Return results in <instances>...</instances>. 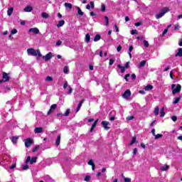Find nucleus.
Listing matches in <instances>:
<instances>
[{"instance_id":"f257e3e1","label":"nucleus","mask_w":182,"mask_h":182,"mask_svg":"<svg viewBox=\"0 0 182 182\" xmlns=\"http://www.w3.org/2000/svg\"><path fill=\"white\" fill-rule=\"evenodd\" d=\"M27 53L31 56H38V58H42V53H41V50H39V49L36 50L33 48H28L27 49Z\"/></svg>"},{"instance_id":"f03ea898","label":"nucleus","mask_w":182,"mask_h":182,"mask_svg":"<svg viewBox=\"0 0 182 182\" xmlns=\"http://www.w3.org/2000/svg\"><path fill=\"white\" fill-rule=\"evenodd\" d=\"M171 89L173 95L180 93V92L181 91V85L180 84H178L177 85H176V84H173L171 85Z\"/></svg>"},{"instance_id":"7ed1b4c3","label":"nucleus","mask_w":182,"mask_h":182,"mask_svg":"<svg viewBox=\"0 0 182 182\" xmlns=\"http://www.w3.org/2000/svg\"><path fill=\"white\" fill-rule=\"evenodd\" d=\"M170 11V9H168V7H165L164 8L161 12L158 14H156V19H160V18H163V16H164V15H166V14H167V12Z\"/></svg>"},{"instance_id":"20e7f679","label":"nucleus","mask_w":182,"mask_h":182,"mask_svg":"<svg viewBox=\"0 0 182 182\" xmlns=\"http://www.w3.org/2000/svg\"><path fill=\"white\" fill-rule=\"evenodd\" d=\"M36 160H38V157H32L31 159V156H28L26 160V164H33L34 163H36Z\"/></svg>"},{"instance_id":"39448f33","label":"nucleus","mask_w":182,"mask_h":182,"mask_svg":"<svg viewBox=\"0 0 182 182\" xmlns=\"http://www.w3.org/2000/svg\"><path fill=\"white\" fill-rule=\"evenodd\" d=\"M24 143H25L26 147H31V146H32V144H33V139L30 138L26 139L24 140Z\"/></svg>"},{"instance_id":"423d86ee","label":"nucleus","mask_w":182,"mask_h":182,"mask_svg":"<svg viewBox=\"0 0 182 182\" xmlns=\"http://www.w3.org/2000/svg\"><path fill=\"white\" fill-rule=\"evenodd\" d=\"M52 58H53V54H52L51 52L43 56V59H44L46 62H48V60H50Z\"/></svg>"},{"instance_id":"0eeeda50","label":"nucleus","mask_w":182,"mask_h":182,"mask_svg":"<svg viewBox=\"0 0 182 182\" xmlns=\"http://www.w3.org/2000/svg\"><path fill=\"white\" fill-rule=\"evenodd\" d=\"M101 124L102 125V127H104V129L105 130H109V129H110V127H107L110 124V123L109 122L107 121H102L101 122Z\"/></svg>"},{"instance_id":"6e6552de","label":"nucleus","mask_w":182,"mask_h":182,"mask_svg":"<svg viewBox=\"0 0 182 182\" xmlns=\"http://www.w3.org/2000/svg\"><path fill=\"white\" fill-rule=\"evenodd\" d=\"M56 107H57L56 104H53V105H51L49 111L47 113L48 116H49V114H50L53 112H55V110L56 109Z\"/></svg>"},{"instance_id":"1a4fd4ad","label":"nucleus","mask_w":182,"mask_h":182,"mask_svg":"<svg viewBox=\"0 0 182 182\" xmlns=\"http://www.w3.org/2000/svg\"><path fill=\"white\" fill-rule=\"evenodd\" d=\"M132 95V92L129 91V90H127L124 92V93L123 94V97L124 99H129V97H130V95Z\"/></svg>"},{"instance_id":"9d476101","label":"nucleus","mask_w":182,"mask_h":182,"mask_svg":"<svg viewBox=\"0 0 182 182\" xmlns=\"http://www.w3.org/2000/svg\"><path fill=\"white\" fill-rule=\"evenodd\" d=\"M28 32L34 33V35H38V33H39V30L38 28H31L28 30Z\"/></svg>"},{"instance_id":"9b49d317","label":"nucleus","mask_w":182,"mask_h":182,"mask_svg":"<svg viewBox=\"0 0 182 182\" xmlns=\"http://www.w3.org/2000/svg\"><path fill=\"white\" fill-rule=\"evenodd\" d=\"M3 80L4 82H9V76L8 75V73H3Z\"/></svg>"},{"instance_id":"f8f14e48","label":"nucleus","mask_w":182,"mask_h":182,"mask_svg":"<svg viewBox=\"0 0 182 182\" xmlns=\"http://www.w3.org/2000/svg\"><path fill=\"white\" fill-rule=\"evenodd\" d=\"M34 133H36V134H38V133H43V128L42 127L35 128Z\"/></svg>"},{"instance_id":"ddd939ff","label":"nucleus","mask_w":182,"mask_h":182,"mask_svg":"<svg viewBox=\"0 0 182 182\" xmlns=\"http://www.w3.org/2000/svg\"><path fill=\"white\" fill-rule=\"evenodd\" d=\"M146 60H142L139 63V64L137 65L138 69H141V68H144V66H146Z\"/></svg>"},{"instance_id":"4468645a","label":"nucleus","mask_w":182,"mask_h":182,"mask_svg":"<svg viewBox=\"0 0 182 182\" xmlns=\"http://www.w3.org/2000/svg\"><path fill=\"white\" fill-rule=\"evenodd\" d=\"M90 4H87L86 9H90L91 8L92 9H95V3L93 1H90Z\"/></svg>"},{"instance_id":"2eb2a0df","label":"nucleus","mask_w":182,"mask_h":182,"mask_svg":"<svg viewBox=\"0 0 182 182\" xmlns=\"http://www.w3.org/2000/svg\"><path fill=\"white\" fill-rule=\"evenodd\" d=\"M99 122V119H97L94 122L93 124L91 127V129L90 130V132H93V130L95 129V127H96V126L97 125V122Z\"/></svg>"},{"instance_id":"dca6fc26","label":"nucleus","mask_w":182,"mask_h":182,"mask_svg":"<svg viewBox=\"0 0 182 182\" xmlns=\"http://www.w3.org/2000/svg\"><path fill=\"white\" fill-rule=\"evenodd\" d=\"M33 9L31 6H27L24 8V12H32Z\"/></svg>"},{"instance_id":"f3484780","label":"nucleus","mask_w":182,"mask_h":182,"mask_svg":"<svg viewBox=\"0 0 182 182\" xmlns=\"http://www.w3.org/2000/svg\"><path fill=\"white\" fill-rule=\"evenodd\" d=\"M70 113V109H68L65 111V112L64 113V114H58L57 116H65V117H68V116H69Z\"/></svg>"},{"instance_id":"a211bd4d","label":"nucleus","mask_w":182,"mask_h":182,"mask_svg":"<svg viewBox=\"0 0 182 182\" xmlns=\"http://www.w3.org/2000/svg\"><path fill=\"white\" fill-rule=\"evenodd\" d=\"M176 58H177V56H179L180 58H181L182 56V48H179L178 49V53L175 55Z\"/></svg>"},{"instance_id":"6ab92c4d","label":"nucleus","mask_w":182,"mask_h":182,"mask_svg":"<svg viewBox=\"0 0 182 182\" xmlns=\"http://www.w3.org/2000/svg\"><path fill=\"white\" fill-rule=\"evenodd\" d=\"M67 90V95H71L72 92H73V89H72V87L70 85H68V88H66Z\"/></svg>"},{"instance_id":"aec40b11","label":"nucleus","mask_w":182,"mask_h":182,"mask_svg":"<svg viewBox=\"0 0 182 182\" xmlns=\"http://www.w3.org/2000/svg\"><path fill=\"white\" fill-rule=\"evenodd\" d=\"M82 105H83V100L82 101H80V103L78 104V106L76 109V113H77V112H79V110H80V107H82Z\"/></svg>"},{"instance_id":"412c9836","label":"nucleus","mask_w":182,"mask_h":182,"mask_svg":"<svg viewBox=\"0 0 182 182\" xmlns=\"http://www.w3.org/2000/svg\"><path fill=\"white\" fill-rule=\"evenodd\" d=\"M85 42L87 43H89L90 42V35H89V33H87L85 35Z\"/></svg>"},{"instance_id":"4be33fe9","label":"nucleus","mask_w":182,"mask_h":182,"mask_svg":"<svg viewBox=\"0 0 182 182\" xmlns=\"http://www.w3.org/2000/svg\"><path fill=\"white\" fill-rule=\"evenodd\" d=\"M41 16L42 18H43L44 19H48V18H49V14L46 12H43L41 14Z\"/></svg>"},{"instance_id":"5701e85b","label":"nucleus","mask_w":182,"mask_h":182,"mask_svg":"<svg viewBox=\"0 0 182 182\" xmlns=\"http://www.w3.org/2000/svg\"><path fill=\"white\" fill-rule=\"evenodd\" d=\"M63 25H65V21L63 20H61L57 24V27L60 28V27L63 26Z\"/></svg>"},{"instance_id":"b1692460","label":"nucleus","mask_w":182,"mask_h":182,"mask_svg":"<svg viewBox=\"0 0 182 182\" xmlns=\"http://www.w3.org/2000/svg\"><path fill=\"white\" fill-rule=\"evenodd\" d=\"M166 116V112H164V107H162L160 111V117H164Z\"/></svg>"},{"instance_id":"393cba45","label":"nucleus","mask_w":182,"mask_h":182,"mask_svg":"<svg viewBox=\"0 0 182 182\" xmlns=\"http://www.w3.org/2000/svg\"><path fill=\"white\" fill-rule=\"evenodd\" d=\"M168 168H169V166H167V165H164V166L161 167V170L162 171H167V170H168Z\"/></svg>"},{"instance_id":"a878e982","label":"nucleus","mask_w":182,"mask_h":182,"mask_svg":"<svg viewBox=\"0 0 182 182\" xmlns=\"http://www.w3.org/2000/svg\"><path fill=\"white\" fill-rule=\"evenodd\" d=\"M63 73L65 75H68L69 73V67L68 65H65L63 69Z\"/></svg>"},{"instance_id":"bb28decb","label":"nucleus","mask_w":182,"mask_h":182,"mask_svg":"<svg viewBox=\"0 0 182 182\" xmlns=\"http://www.w3.org/2000/svg\"><path fill=\"white\" fill-rule=\"evenodd\" d=\"M102 37L100 36V35H99V34H97L96 36H95V37L94 38V42H97L98 41H100V38H101Z\"/></svg>"},{"instance_id":"cd10ccee","label":"nucleus","mask_w":182,"mask_h":182,"mask_svg":"<svg viewBox=\"0 0 182 182\" xmlns=\"http://www.w3.org/2000/svg\"><path fill=\"white\" fill-rule=\"evenodd\" d=\"M118 68L121 69L122 73H124V72L126 71L125 67L120 65V64L118 65Z\"/></svg>"},{"instance_id":"c85d7f7f","label":"nucleus","mask_w":182,"mask_h":182,"mask_svg":"<svg viewBox=\"0 0 182 182\" xmlns=\"http://www.w3.org/2000/svg\"><path fill=\"white\" fill-rule=\"evenodd\" d=\"M55 144H56L57 146H59V144H60V135H58V136H57V139H56V141H55Z\"/></svg>"},{"instance_id":"c756f323","label":"nucleus","mask_w":182,"mask_h":182,"mask_svg":"<svg viewBox=\"0 0 182 182\" xmlns=\"http://www.w3.org/2000/svg\"><path fill=\"white\" fill-rule=\"evenodd\" d=\"M151 89H153V85H148L144 87V90L146 91L151 90Z\"/></svg>"},{"instance_id":"7c9ffc66","label":"nucleus","mask_w":182,"mask_h":182,"mask_svg":"<svg viewBox=\"0 0 182 182\" xmlns=\"http://www.w3.org/2000/svg\"><path fill=\"white\" fill-rule=\"evenodd\" d=\"M13 12H14V9L13 8H10L7 11V15H9V16H11L12 15Z\"/></svg>"},{"instance_id":"2f4dec72","label":"nucleus","mask_w":182,"mask_h":182,"mask_svg":"<svg viewBox=\"0 0 182 182\" xmlns=\"http://www.w3.org/2000/svg\"><path fill=\"white\" fill-rule=\"evenodd\" d=\"M11 141L14 144H16V142L18 141V137L16 136H13L11 138Z\"/></svg>"},{"instance_id":"473e14b6","label":"nucleus","mask_w":182,"mask_h":182,"mask_svg":"<svg viewBox=\"0 0 182 182\" xmlns=\"http://www.w3.org/2000/svg\"><path fill=\"white\" fill-rule=\"evenodd\" d=\"M180 99H181V97L175 98V100H173V105H177V103H178V102H180Z\"/></svg>"},{"instance_id":"72a5a7b5","label":"nucleus","mask_w":182,"mask_h":182,"mask_svg":"<svg viewBox=\"0 0 182 182\" xmlns=\"http://www.w3.org/2000/svg\"><path fill=\"white\" fill-rule=\"evenodd\" d=\"M77 14L78 15H80V16H83V11H82V10L80 9V7H77Z\"/></svg>"},{"instance_id":"f704fd0d","label":"nucleus","mask_w":182,"mask_h":182,"mask_svg":"<svg viewBox=\"0 0 182 182\" xmlns=\"http://www.w3.org/2000/svg\"><path fill=\"white\" fill-rule=\"evenodd\" d=\"M65 8H68V9H72V4L70 3H65Z\"/></svg>"},{"instance_id":"c9c22d12","label":"nucleus","mask_w":182,"mask_h":182,"mask_svg":"<svg viewBox=\"0 0 182 182\" xmlns=\"http://www.w3.org/2000/svg\"><path fill=\"white\" fill-rule=\"evenodd\" d=\"M159 107H155L154 110V113L155 114V116H159Z\"/></svg>"},{"instance_id":"e433bc0d","label":"nucleus","mask_w":182,"mask_h":182,"mask_svg":"<svg viewBox=\"0 0 182 182\" xmlns=\"http://www.w3.org/2000/svg\"><path fill=\"white\" fill-rule=\"evenodd\" d=\"M53 80V78L50 76H47L46 77V82H52Z\"/></svg>"},{"instance_id":"4c0bfd02","label":"nucleus","mask_w":182,"mask_h":182,"mask_svg":"<svg viewBox=\"0 0 182 182\" xmlns=\"http://www.w3.org/2000/svg\"><path fill=\"white\" fill-rule=\"evenodd\" d=\"M132 50H133V46H130L129 48V58H132Z\"/></svg>"},{"instance_id":"58836bf2","label":"nucleus","mask_w":182,"mask_h":182,"mask_svg":"<svg viewBox=\"0 0 182 182\" xmlns=\"http://www.w3.org/2000/svg\"><path fill=\"white\" fill-rule=\"evenodd\" d=\"M154 136H155V140H157V139H161V137H163V134H155Z\"/></svg>"},{"instance_id":"ea45409f","label":"nucleus","mask_w":182,"mask_h":182,"mask_svg":"<svg viewBox=\"0 0 182 182\" xmlns=\"http://www.w3.org/2000/svg\"><path fill=\"white\" fill-rule=\"evenodd\" d=\"M28 168H29V166H28V164H26L25 165H22L23 170H28Z\"/></svg>"},{"instance_id":"a19ab883","label":"nucleus","mask_w":182,"mask_h":182,"mask_svg":"<svg viewBox=\"0 0 182 182\" xmlns=\"http://www.w3.org/2000/svg\"><path fill=\"white\" fill-rule=\"evenodd\" d=\"M16 33H18V30H16V28H14L13 30H11V35H16Z\"/></svg>"},{"instance_id":"79ce46f5","label":"nucleus","mask_w":182,"mask_h":182,"mask_svg":"<svg viewBox=\"0 0 182 182\" xmlns=\"http://www.w3.org/2000/svg\"><path fill=\"white\" fill-rule=\"evenodd\" d=\"M68 87L69 85H68V81H65L63 85V89L66 90V88H68Z\"/></svg>"},{"instance_id":"37998d69","label":"nucleus","mask_w":182,"mask_h":182,"mask_svg":"<svg viewBox=\"0 0 182 182\" xmlns=\"http://www.w3.org/2000/svg\"><path fill=\"white\" fill-rule=\"evenodd\" d=\"M144 45L145 46V48H149V41L144 40Z\"/></svg>"},{"instance_id":"c03bdc74","label":"nucleus","mask_w":182,"mask_h":182,"mask_svg":"<svg viewBox=\"0 0 182 182\" xmlns=\"http://www.w3.org/2000/svg\"><path fill=\"white\" fill-rule=\"evenodd\" d=\"M39 150V146H36L33 149V153H35L36 151H38Z\"/></svg>"},{"instance_id":"a18cd8bd","label":"nucleus","mask_w":182,"mask_h":182,"mask_svg":"<svg viewBox=\"0 0 182 182\" xmlns=\"http://www.w3.org/2000/svg\"><path fill=\"white\" fill-rule=\"evenodd\" d=\"M85 181H87V182L90 181V176H86L85 178Z\"/></svg>"},{"instance_id":"49530a36","label":"nucleus","mask_w":182,"mask_h":182,"mask_svg":"<svg viewBox=\"0 0 182 182\" xmlns=\"http://www.w3.org/2000/svg\"><path fill=\"white\" fill-rule=\"evenodd\" d=\"M105 22H106V26L109 25V17L105 16Z\"/></svg>"},{"instance_id":"de8ad7c7","label":"nucleus","mask_w":182,"mask_h":182,"mask_svg":"<svg viewBox=\"0 0 182 182\" xmlns=\"http://www.w3.org/2000/svg\"><path fill=\"white\" fill-rule=\"evenodd\" d=\"M101 11H102V12H105V11H106V6H105V4H102V5L101 6Z\"/></svg>"},{"instance_id":"09e8293b","label":"nucleus","mask_w":182,"mask_h":182,"mask_svg":"<svg viewBox=\"0 0 182 182\" xmlns=\"http://www.w3.org/2000/svg\"><path fill=\"white\" fill-rule=\"evenodd\" d=\"M167 32H168V28H165L163 31L162 36H164L167 33Z\"/></svg>"},{"instance_id":"8fccbe9b","label":"nucleus","mask_w":182,"mask_h":182,"mask_svg":"<svg viewBox=\"0 0 182 182\" xmlns=\"http://www.w3.org/2000/svg\"><path fill=\"white\" fill-rule=\"evenodd\" d=\"M134 143H136V136L132 138V140L130 143L131 146L133 145Z\"/></svg>"},{"instance_id":"3c124183","label":"nucleus","mask_w":182,"mask_h":182,"mask_svg":"<svg viewBox=\"0 0 182 182\" xmlns=\"http://www.w3.org/2000/svg\"><path fill=\"white\" fill-rule=\"evenodd\" d=\"M16 168V163L13 164L11 166L10 168L11 170H13V168Z\"/></svg>"},{"instance_id":"603ef678","label":"nucleus","mask_w":182,"mask_h":182,"mask_svg":"<svg viewBox=\"0 0 182 182\" xmlns=\"http://www.w3.org/2000/svg\"><path fill=\"white\" fill-rule=\"evenodd\" d=\"M128 77H130V74H127L124 77L126 82H129Z\"/></svg>"},{"instance_id":"864d4df0","label":"nucleus","mask_w":182,"mask_h":182,"mask_svg":"<svg viewBox=\"0 0 182 182\" xmlns=\"http://www.w3.org/2000/svg\"><path fill=\"white\" fill-rule=\"evenodd\" d=\"M113 63H114V60L109 59V66H112V65H113Z\"/></svg>"},{"instance_id":"5fc2aeb1","label":"nucleus","mask_w":182,"mask_h":182,"mask_svg":"<svg viewBox=\"0 0 182 182\" xmlns=\"http://www.w3.org/2000/svg\"><path fill=\"white\" fill-rule=\"evenodd\" d=\"M174 29L175 31H178V29H180V26H178V24H176L174 26Z\"/></svg>"},{"instance_id":"6e6d98bb","label":"nucleus","mask_w":182,"mask_h":182,"mask_svg":"<svg viewBox=\"0 0 182 182\" xmlns=\"http://www.w3.org/2000/svg\"><path fill=\"white\" fill-rule=\"evenodd\" d=\"M137 33V30H132L131 31V35H136Z\"/></svg>"},{"instance_id":"4d7b16f0","label":"nucleus","mask_w":182,"mask_h":182,"mask_svg":"<svg viewBox=\"0 0 182 182\" xmlns=\"http://www.w3.org/2000/svg\"><path fill=\"white\" fill-rule=\"evenodd\" d=\"M88 164L89 166H93L95 164L93 163V160L90 159L89 161H88Z\"/></svg>"},{"instance_id":"13d9d810","label":"nucleus","mask_w":182,"mask_h":182,"mask_svg":"<svg viewBox=\"0 0 182 182\" xmlns=\"http://www.w3.org/2000/svg\"><path fill=\"white\" fill-rule=\"evenodd\" d=\"M124 181L125 182H131L132 181V178H124Z\"/></svg>"},{"instance_id":"bf43d9fd","label":"nucleus","mask_w":182,"mask_h":182,"mask_svg":"<svg viewBox=\"0 0 182 182\" xmlns=\"http://www.w3.org/2000/svg\"><path fill=\"white\" fill-rule=\"evenodd\" d=\"M9 90H11V87H6L4 88V92H9Z\"/></svg>"},{"instance_id":"052dcab7","label":"nucleus","mask_w":182,"mask_h":182,"mask_svg":"<svg viewBox=\"0 0 182 182\" xmlns=\"http://www.w3.org/2000/svg\"><path fill=\"white\" fill-rule=\"evenodd\" d=\"M60 45H62V41H58L56 42V46H60Z\"/></svg>"},{"instance_id":"680f3d73","label":"nucleus","mask_w":182,"mask_h":182,"mask_svg":"<svg viewBox=\"0 0 182 182\" xmlns=\"http://www.w3.org/2000/svg\"><path fill=\"white\" fill-rule=\"evenodd\" d=\"M129 64H130V62H127V63H125V65L124 66L125 67V69H128Z\"/></svg>"},{"instance_id":"e2e57ef3","label":"nucleus","mask_w":182,"mask_h":182,"mask_svg":"<svg viewBox=\"0 0 182 182\" xmlns=\"http://www.w3.org/2000/svg\"><path fill=\"white\" fill-rule=\"evenodd\" d=\"M133 119H134V117L130 116L127 118V120H133Z\"/></svg>"},{"instance_id":"0e129e2a","label":"nucleus","mask_w":182,"mask_h":182,"mask_svg":"<svg viewBox=\"0 0 182 182\" xmlns=\"http://www.w3.org/2000/svg\"><path fill=\"white\" fill-rule=\"evenodd\" d=\"M171 119H172L173 122H176V121L177 120V117L173 116V117H171Z\"/></svg>"},{"instance_id":"69168bd1","label":"nucleus","mask_w":182,"mask_h":182,"mask_svg":"<svg viewBox=\"0 0 182 182\" xmlns=\"http://www.w3.org/2000/svg\"><path fill=\"white\" fill-rule=\"evenodd\" d=\"M117 52H120V50H122V47H121V46H119L117 48Z\"/></svg>"},{"instance_id":"338daca9","label":"nucleus","mask_w":182,"mask_h":182,"mask_svg":"<svg viewBox=\"0 0 182 182\" xmlns=\"http://www.w3.org/2000/svg\"><path fill=\"white\" fill-rule=\"evenodd\" d=\"M20 23H21V25H23V26L26 25V22L25 21H21L20 22Z\"/></svg>"},{"instance_id":"774afa93","label":"nucleus","mask_w":182,"mask_h":182,"mask_svg":"<svg viewBox=\"0 0 182 182\" xmlns=\"http://www.w3.org/2000/svg\"><path fill=\"white\" fill-rule=\"evenodd\" d=\"M133 154L136 155L137 154V149H134V151H133Z\"/></svg>"}]
</instances>
